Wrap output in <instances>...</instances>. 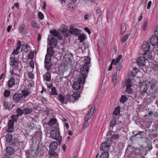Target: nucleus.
Instances as JSON below:
<instances>
[{
  "mask_svg": "<svg viewBox=\"0 0 158 158\" xmlns=\"http://www.w3.org/2000/svg\"><path fill=\"white\" fill-rule=\"evenodd\" d=\"M48 41H49V45L51 47L55 48L56 46L57 41L56 38L52 37L50 39V36H48Z\"/></svg>",
  "mask_w": 158,
  "mask_h": 158,
  "instance_id": "nucleus-12",
  "label": "nucleus"
},
{
  "mask_svg": "<svg viewBox=\"0 0 158 158\" xmlns=\"http://www.w3.org/2000/svg\"><path fill=\"white\" fill-rule=\"evenodd\" d=\"M22 96H23V99L25 97L28 96L29 93V92L27 90H23L22 91Z\"/></svg>",
  "mask_w": 158,
  "mask_h": 158,
  "instance_id": "nucleus-35",
  "label": "nucleus"
},
{
  "mask_svg": "<svg viewBox=\"0 0 158 158\" xmlns=\"http://www.w3.org/2000/svg\"><path fill=\"white\" fill-rule=\"evenodd\" d=\"M10 65L13 69L17 68L18 67L19 60L15 59L14 56H11L10 57Z\"/></svg>",
  "mask_w": 158,
  "mask_h": 158,
  "instance_id": "nucleus-8",
  "label": "nucleus"
},
{
  "mask_svg": "<svg viewBox=\"0 0 158 158\" xmlns=\"http://www.w3.org/2000/svg\"><path fill=\"white\" fill-rule=\"evenodd\" d=\"M47 124L51 127L57 129L58 126V123L56 119L52 118L48 123Z\"/></svg>",
  "mask_w": 158,
  "mask_h": 158,
  "instance_id": "nucleus-10",
  "label": "nucleus"
},
{
  "mask_svg": "<svg viewBox=\"0 0 158 158\" xmlns=\"http://www.w3.org/2000/svg\"><path fill=\"white\" fill-rule=\"evenodd\" d=\"M14 121L13 120H9L8 123V125L14 126Z\"/></svg>",
  "mask_w": 158,
  "mask_h": 158,
  "instance_id": "nucleus-58",
  "label": "nucleus"
},
{
  "mask_svg": "<svg viewBox=\"0 0 158 158\" xmlns=\"http://www.w3.org/2000/svg\"><path fill=\"white\" fill-rule=\"evenodd\" d=\"M39 18L41 20L43 19L44 16L43 14L41 12H39L38 14Z\"/></svg>",
  "mask_w": 158,
  "mask_h": 158,
  "instance_id": "nucleus-56",
  "label": "nucleus"
},
{
  "mask_svg": "<svg viewBox=\"0 0 158 158\" xmlns=\"http://www.w3.org/2000/svg\"><path fill=\"white\" fill-rule=\"evenodd\" d=\"M147 61L146 59H145L143 55L142 56L139 57L136 60L138 65L139 67H143L145 65V63Z\"/></svg>",
  "mask_w": 158,
  "mask_h": 158,
  "instance_id": "nucleus-7",
  "label": "nucleus"
},
{
  "mask_svg": "<svg viewBox=\"0 0 158 158\" xmlns=\"http://www.w3.org/2000/svg\"><path fill=\"white\" fill-rule=\"evenodd\" d=\"M25 25L24 24H22L19 27V30L21 32H23L24 31Z\"/></svg>",
  "mask_w": 158,
  "mask_h": 158,
  "instance_id": "nucleus-63",
  "label": "nucleus"
},
{
  "mask_svg": "<svg viewBox=\"0 0 158 158\" xmlns=\"http://www.w3.org/2000/svg\"><path fill=\"white\" fill-rule=\"evenodd\" d=\"M10 93V91L5 89L4 93V96L6 98L8 97Z\"/></svg>",
  "mask_w": 158,
  "mask_h": 158,
  "instance_id": "nucleus-45",
  "label": "nucleus"
},
{
  "mask_svg": "<svg viewBox=\"0 0 158 158\" xmlns=\"http://www.w3.org/2000/svg\"><path fill=\"white\" fill-rule=\"evenodd\" d=\"M58 99L61 103V104H67L65 101V95L64 96L62 94H60L58 96Z\"/></svg>",
  "mask_w": 158,
  "mask_h": 158,
  "instance_id": "nucleus-17",
  "label": "nucleus"
},
{
  "mask_svg": "<svg viewBox=\"0 0 158 158\" xmlns=\"http://www.w3.org/2000/svg\"><path fill=\"white\" fill-rule=\"evenodd\" d=\"M32 111V109L29 107L24 108L23 109V113L25 115L31 114Z\"/></svg>",
  "mask_w": 158,
  "mask_h": 158,
  "instance_id": "nucleus-21",
  "label": "nucleus"
},
{
  "mask_svg": "<svg viewBox=\"0 0 158 158\" xmlns=\"http://www.w3.org/2000/svg\"><path fill=\"white\" fill-rule=\"evenodd\" d=\"M120 107L118 106L116 107L113 112V114L115 115L118 114L120 113Z\"/></svg>",
  "mask_w": 158,
  "mask_h": 158,
  "instance_id": "nucleus-40",
  "label": "nucleus"
},
{
  "mask_svg": "<svg viewBox=\"0 0 158 158\" xmlns=\"http://www.w3.org/2000/svg\"><path fill=\"white\" fill-rule=\"evenodd\" d=\"M140 85L142 86L146 87L147 86L148 84L146 83L145 81H143L142 82H140Z\"/></svg>",
  "mask_w": 158,
  "mask_h": 158,
  "instance_id": "nucleus-61",
  "label": "nucleus"
},
{
  "mask_svg": "<svg viewBox=\"0 0 158 158\" xmlns=\"http://www.w3.org/2000/svg\"><path fill=\"white\" fill-rule=\"evenodd\" d=\"M143 131H139L137 133L132 135V137H137L138 138H143Z\"/></svg>",
  "mask_w": 158,
  "mask_h": 158,
  "instance_id": "nucleus-23",
  "label": "nucleus"
},
{
  "mask_svg": "<svg viewBox=\"0 0 158 158\" xmlns=\"http://www.w3.org/2000/svg\"><path fill=\"white\" fill-rule=\"evenodd\" d=\"M50 136L53 139L58 141L59 145L61 143L62 136L60 134V132L56 130H52L50 132Z\"/></svg>",
  "mask_w": 158,
  "mask_h": 158,
  "instance_id": "nucleus-4",
  "label": "nucleus"
},
{
  "mask_svg": "<svg viewBox=\"0 0 158 158\" xmlns=\"http://www.w3.org/2000/svg\"><path fill=\"white\" fill-rule=\"evenodd\" d=\"M78 81H77L73 84L72 87L75 90H78L81 88V84H84V83L81 82V81L79 80V78H78Z\"/></svg>",
  "mask_w": 158,
  "mask_h": 158,
  "instance_id": "nucleus-14",
  "label": "nucleus"
},
{
  "mask_svg": "<svg viewBox=\"0 0 158 158\" xmlns=\"http://www.w3.org/2000/svg\"><path fill=\"white\" fill-rule=\"evenodd\" d=\"M15 80L13 77H11L7 81V86L9 88H11L15 85Z\"/></svg>",
  "mask_w": 158,
  "mask_h": 158,
  "instance_id": "nucleus-16",
  "label": "nucleus"
},
{
  "mask_svg": "<svg viewBox=\"0 0 158 158\" xmlns=\"http://www.w3.org/2000/svg\"><path fill=\"white\" fill-rule=\"evenodd\" d=\"M147 24V21L145 20L144 23L143 24V29L144 31H145L146 30Z\"/></svg>",
  "mask_w": 158,
  "mask_h": 158,
  "instance_id": "nucleus-55",
  "label": "nucleus"
},
{
  "mask_svg": "<svg viewBox=\"0 0 158 158\" xmlns=\"http://www.w3.org/2000/svg\"><path fill=\"white\" fill-rule=\"evenodd\" d=\"M121 31L123 34L125 31L126 29V27L125 23H123L121 24Z\"/></svg>",
  "mask_w": 158,
  "mask_h": 158,
  "instance_id": "nucleus-42",
  "label": "nucleus"
},
{
  "mask_svg": "<svg viewBox=\"0 0 158 158\" xmlns=\"http://www.w3.org/2000/svg\"><path fill=\"white\" fill-rule=\"evenodd\" d=\"M122 68V66L121 64H117L116 67V70L117 71H119Z\"/></svg>",
  "mask_w": 158,
  "mask_h": 158,
  "instance_id": "nucleus-59",
  "label": "nucleus"
},
{
  "mask_svg": "<svg viewBox=\"0 0 158 158\" xmlns=\"http://www.w3.org/2000/svg\"><path fill=\"white\" fill-rule=\"evenodd\" d=\"M17 112L18 114V116L19 115H21L23 114V110H22L21 109L18 108L17 109Z\"/></svg>",
  "mask_w": 158,
  "mask_h": 158,
  "instance_id": "nucleus-53",
  "label": "nucleus"
},
{
  "mask_svg": "<svg viewBox=\"0 0 158 158\" xmlns=\"http://www.w3.org/2000/svg\"><path fill=\"white\" fill-rule=\"evenodd\" d=\"M18 115H13L11 116V119L10 120H13V121H17V118L18 117Z\"/></svg>",
  "mask_w": 158,
  "mask_h": 158,
  "instance_id": "nucleus-60",
  "label": "nucleus"
},
{
  "mask_svg": "<svg viewBox=\"0 0 158 158\" xmlns=\"http://www.w3.org/2000/svg\"><path fill=\"white\" fill-rule=\"evenodd\" d=\"M44 151V147L41 146H39L37 148L36 152L37 153L42 155L43 154Z\"/></svg>",
  "mask_w": 158,
  "mask_h": 158,
  "instance_id": "nucleus-24",
  "label": "nucleus"
},
{
  "mask_svg": "<svg viewBox=\"0 0 158 158\" xmlns=\"http://www.w3.org/2000/svg\"><path fill=\"white\" fill-rule=\"evenodd\" d=\"M57 146V143L56 142H52L49 146L50 151H55L56 149Z\"/></svg>",
  "mask_w": 158,
  "mask_h": 158,
  "instance_id": "nucleus-18",
  "label": "nucleus"
},
{
  "mask_svg": "<svg viewBox=\"0 0 158 158\" xmlns=\"http://www.w3.org/2000/svg\"><path fill=\"white\" fill-rule=\"evenodd\" d=\"M69 31L70 34L74 35L76 36L78 35L81 32L80 30L72 26L70 27L69 29Z\"/></svg>",
  "mask_w": 158,
  "mask_h": 158,
  "instance_id": "nucleus-15",
  "label": "nucleus"
},
{
  "mask_svg": "<svg viewBox=\"0 0 158 158\" xmlns=\"http://www.w3.org/2000/svg\"><path fill=\"white\" fill-rule=\"evenodd\" d=\"M129 35L128 34H126V35L123 36L121 39V41H122V42H124L125 41H126L128 39Z\"/></svg>",
  "mask_w": 158,
  "mask_h": 158,
  "instance_id": "nucleus-51",
  "label": "nucleus"
},
{
  "mask_svg": "<svg viewBox=\"0 0 158 158\" xmlns=\"http://www.w3.org/2000/svg\"><path fill=\"white\" fill-rule=\"evenodd\" d=\"M143 56L145 59H147V61L149 60H151L152 58V56L151 55V54L149 53L148 52L143 53Z\"/></svg>",
  "mask_w": 158,
  "mask_h": 158,
  "instance_id": "nucleus-27",
  "label": "nucleus"
},
{
  "mask_svg": "<svg viewBox=\"0 0 158 158\" xmlns=\"http://www.w3.org/2000/svg\"><path fill=\"white\" fill-rule=\"evenodd\" d=\"M152 69L154 71H158V63H156L153 64Z\"/></svg>",
  "mask_w": 158,
  "mask_h": 158,
  "instance_id": "nucleus-52",
  "label": "nucleus"
},
{
  "mask_svg": "<svg viewBox=\"0 0 158 158\" xmlns=\"http://www.w3.org/2000/svg\"><path fill=\"white\" fill-rule=\"evenodd\" d=\"M127 150L130 151V152L131 154H134L135 152V154L136 155H141L143 151V148L142 147L134 148L131 145H129L127 149Z\"/></svg>",
  "mask_w": 158,
  "mask_h": 158,
  "instance_id": "nucleus-5",
  "label": "nucleus"
},
{
  "mask_svg": "<svg viewBox=\"0 0 158 158\" xmlns=\"http://www.w3.org/2000/svg\"><path fill=\"white\" fill-rule=\"evenodd\" d=\"M55 151H51L49 152V154L52 156H57L58 154L56 152H54Z\"/></svg>",
  "mask_w": 158,
  "mask_h": 158,
  "instance_id": "nucleus-48",
  "label": "nucleus"
},
{
  "mask_svg": "<svg viewBox=\"0 0 158 158\" xmlns=\"http://www.w3.org/2000/svg\"><path fill=\"white\" fill-rule=\"evenodd\" d=\"M125 81L126 85V88L131 87L132 86V82L130 79H127L125 80Z\"/></svg>",
  "mask_w": 158,
  "mask_h": 158,
  "instance_id": "nucleus-31",
  "label": "nucleus"
},
{
  "mask_svg": "<svg viewBox=\"0 0 158 158\" xmlns=\"http://www.w3.org/2000/svg\"><path fill=\"white\" fill-rule=\"evenodd\" d=\"M52 64L51 62L44 64V68L48 71L52 69Z\"/></svg>",
  "mask_w": 158,
  "mask_h": 158,
  "instance_id": "nucleus-28",
  "label": "nucleus"
},
{
  "mask_svg": "<svg viewBox=\"0 0 158 158\" xmlns=\"http://www.w3.org/2000/svg\"><path fill=\"white\" fill-rule=\"evenodd\" d=\"M54 48L51 47L50 48H48L47 49L46 55L52 57L54 54V51L53 49Z\"/></svg>",
  "mask_w": 158,
  "mask_h": 158,
  "instance_id": "nucleus-20",
  "label": "nucleus"
},
{
  "mask_svg": "<svg viewBox=\"0 0 158 158\" xmlns=\"http://www.w3.org/2000/svg\"><path fill=\"white\" fill-rule=\"evenodd\" d=\"M117 73L113 76L112 77V80L113 82V83L115 84L117 82Z\"/></svg>",
  "mask_w": 158,
  "mask_h": 158,
  "instance_id": "nucleus-43",
  "label": "nucleus"
},
{
  "mask_svg": "<svg viewBox=\"0 0 158 158\" xmlns=\"http://www.w3.org/2000/svg\"><path fill=\"white\" fill-rule=\"evenodd\" d=\"M41 101L44 104H47L48 102L47 99L43 97L41 98Z\"/></svg>",
  "mask_w": 158,
  "mask_h": 158,
  "instance_id": "nucleus-57",
  "label": "nucleus"
},
{
  "mask_svg": "<svg viewBox=\"0 0 158 158\" xmlns=\"http://www.w3.org/2000/svg\"><path fill=\"white\" fill-rule=\"evenodd\" d=\"M78 39L81 42H82L85 39V35L84 34H80L78 37Z\"/></svg>",
  "mask_w": 158,
  "mask_h": 158,
  "instance_id": "nucleus-38",
  "label": "nucleus"
},
{
  "mask_svg": "<svg viewBox=\"0 0 158 158\" xmlns=\"http://www.w3.org/2000/svg\"><path fill=\"white\" fill-rule=\"evenodd\" d=\"M80 92L78 93L76 92L73 93L72 95L68 94L65 95V101L67 103L71 102L74 103L80 97Z\"/></svg>",
  "mask_w": 158,
  "mask_h": 158,
  "instance_id": "nucleus-1",
  "label": "nucleus"
},
{
  "mask_svg": "<svg viewBox=\"0 0 158 158\" xmlns=\"http://www.w3.org/2000/svg\"><path fill=\"white\" fill-rule=\"evenodd\" d=\"M149 84L150 85V91L152 94H155L157 92L158 87L156 82H149Z\"/></svg>",
  "mask_w": 158,
  "mask_h": 158,
  "instance_id": "nucleus-9",
  "label": "nucleus"
},
{
  "mask_svg": "<svg viewBox=\"0 0 158 158\" xmlns=\"http://www.w3.org/2000/svg\"><path fill=\"white\" fill-rule=\"evenodd\" d=\"M51 56L46 55L45 57L44 64H47V63L51 62Z\"/></svg>",
  "mask_w": 158,
  "mask_h": 158,
  "instance_id": "nucleus-32",
  "label": "nucleus"
},
{
  "mask_svg": "<svg viewBox=\"0 0 158 158\" xmlns=\"http://www.w3.org/2000/svg\"><path fill=\"white\" fill-rule=\"evenodd\" d=\"M90 61V58L89 57H85L84 60V63L85 64V65H88Z\"/></svg>",
  "mask_w": 158,
  "mask_h": 158,
  "instance_id": "nucleus-37",
  "label": "nucleus"
},
{
  "mask_svg": "<svg viewBox=\"0 0 158 158\" xmlns=\"http://www.w3.org/2000/svg\"><path fill=\"white\" fill-rule=\"evenodd\" d=\"M7 154L10 156L12 155L13 154L14 152V148L12 147L8 146L6 148Z\"/></svg>",
  "mask_w": 158,
  "mask_h": 158,
  "instance_id": "nucleus-19",
  "label": "nucleus"
},
{
  "mask_svg": "<svg viewBox=\"0 0 158 158\" xmlns=\"http://www.w3.org/2000/svg\"><path fill=\"white\" fill-rule=\"evenodd\" d=\"M10 106L9 104V102L6 101H4L3 103V106L4 108L3 109H7L8 110H10Z\"/></svg>",
  "mask_w": 158,
  "mask_h": 158,
  "instance_id": "nucleus-29",
  "label": "nucleus"
},
{
  "mask_svg": "<svg viewBox=\"0 0 158 158\" xmlns=\"http://www.w3.org/2000/svg\"><path fill=\"white\" fill-rule=\"evenodd\" d=\"M119 137V136L118 134H114L112 135L111 139L112 140H114L118 139Z\"/></svg>",
  "mask_w": 158,
  "mask_h": 158,
  "instance_id": "nucleus-49",
  "label": "nucleus"
},
{
  "mask_svg": "<svg viewBox=\"0 0 158 158\" xmlns=\"http://www.w3.org/2000/svg\"><path fill=\"white\" fill-rule=\"evenodd\" d=\"M5 138L6 141L8 143H10L12 140V135L11 134H7L5 135Z\"/></svg>",
  "mask_w": 158,
  "mask_h": 158,
  "instance_id": "nucleus-26",
  "label": "nucleus"
},
{
  "mask_svg": "<svg viewBox=\"0 0 158 158\" xmlns=\"http://www.w3.org/2000/svg\"><path fill=\"white\" fill-rule=\"evenodd\" d=\"M128 100V98L125 95H122L120 101L123 103L126 102Z\"/></svg>",
  "mask_w": 158,
  "mask_h": 158,
  "instance_id": "nucleus-44",
  "label": "nucleus"
},
{
  "mask_svg": "<svg viewBox=\"0 0 158 158\" xmlns=\"http://www.w3.org/2000/svg\"><path fill=\"white\" fill-rule=\"evenodd\" d=\"M89 66L88 65H84L81 68L80 73L81 74V76L79 78L81 82L85 83V79L89 71Z\"/></svg>",
  "mask_w": 158,
  "mask_h": 158,
  "instance_id": "nucleus-2",
  "label": "nucleus"
},
{
  "mask_svg": "<svg viewBox=\"0 0 158 158\" xmlns=\"http://www.w3.org/2000/svg\"><path fill=\"white\" fill-rule=\"evenodd\" d=\"M15 130L14 126L8 125V129L6 131L9 132H12L14 131Z\"/></svg>",
  "mask_w": 158,
  "mask_h": 158,
  "instance_id": "nucleus-41",
  "label": "nucleus"
},
{
  "mask_svg": "<svg viewBox=\"0 0 158 158\" xmlns=\"http://www.w3.org/2000/svg\"><path fill=\"white\" fill-rule=\"evenodd\" d=\"M21 45V42L20 40H19L17 43V46L16 48V49L13 50V53L15 54L16 55L18 54V51L19 50L20 48Z\"/></svg>",
  "mask_w": 158,
  "mask_h": 158,
  "instance_id": "nucleus-22",
  "label": "nucleus"
},
{
  "mask_svg": "<svg viewBox=\"0 0 158 158\" xmlns=\"http://www.w3.org/2000/svg\"><path fill=\"white\" fill-rule=\"evenodd\" d=\"M50 94L52 96L57 95V93L55 87H52Z\"/></svg>",
  "mask_w": 158,
  "mask_h": 158,
  "instance_id": "nucleus-33",
  "label": "nucleus"
},
{
  "mask_svg": "<svg viewBox=\"0 0 158 158\" xmlns=\"http://www.w3.org/2000/svg\"><path fill=\"white\" fill-rule=\"evenodd\" d=\"M148 146H147L146 148V151L147 152V151H149L151 150L152 148V145L151 143L149 144H147Z\"/></svg>",
  "mask_w": 158,
  "mask_h": 158,
  "instance_id": "nucleus-47",
  "label": "nucleus"
},
{
  "mask_svg": "<svg viewBox=\"0 0 158 158\" xmlns=\"http://www.w3.org/2000/svg\"><path fill=\"white\" fill-rule=\"evenodd\" d=\"M125 92L129 94H132L134 92V90L131 88V87L127 88Z\"/></svg>",
  "mask_w": 158,
  "mask_h": 158,
  "instance_id": "nucleus-30",
  "label": "nucleus"
},
{
  "mask_svg": "<svg viewBox=\"0 0 158 158\" xmlns=\"http://www.w3.org/2000/svg\"><path fill=\"white\" fill-rule=\"evenodd\" d=\"M154 31L155 35L150 38V41L153 46H158V24L155 27Z\"/></svg>",
  "mask_w": 158,
  "mask_h": 158,
  "instance_id": "nucleus-3",
  "label": "nucleus"
},
{
  "mask_svg": "<svg viewBox=\"0 0 158 158\" xmlns=\"http://www.w3.org/2000/svg\"><path fill=\"white\" fill-rule=\"evenodd\" d=\"M150 48V44L147 42H145L141 46V49L144 53L148 52Z\"/></svg>",
  "mask_w": 158,
  "mask_h": 158,
  "instance_id": "nucleus-13",
  "label": "nucleus"
},
{
  "mask_svg": "<svg viewBox=\"0 0 158 158\" xmlns=\"http://www.w3.org/2000/svg\"><path fill=\"white\" fill-rule=\"evenodd\" d=\"M116 120L115 119H113L110 122V127H112V128H113V127L114 125H116Z\"/></svg>",
  "mask_w": 158,
  "mask_h": 158,
  "instance_id": "nucleus-46",
  "label": "nucleus"
},
{
  "mask_svg": "<svg viewBox=\"0 0 158 158\" xmlns=\"http://www.w3.org/2000/svg\"><path fill=\"white\" fill-rule=\"evenodd\" d=\"M28 76L31 79H33L34 78V75L31 72H29L28 73Z\"/></svg>",
  "mask_w": 158,
  "mask_h": 158,
  "instance_id": "nucleus-64",
  "label": "nucleus"
},
{
  "mask_svg": "<svg viewBox=\"0 0 158 158\" xmlns=\"http://www.w3.org/2000/svg\"><path fill=\"white\" fill-rule=\"evenodd\" d=\"M109 156V152H104L102 154L100 158H108Z\"/></svg>",
  "mask_w": 158,
  "mask_h": 158,
  "instance_id": "nucleus-39",
  "label": "nucleus"
},
{
  "mask_svg": "<svg viewBox=\"0 0 158 158\" xmlns=\"http://www.w3.org/2000/svg\"><path fill=\"white\" fill-rule=\"evenodd\" d=\"M13 100L15 103H21L23 100V96L20 93H15L13 96Z\"/></svg>",
  "mask_w": 158,
  "mask_h": 158,
  "instance_id": "nucleus-6",
  "label": "nucleus"
},
{
  "mask_svg": "<svg viewBox=\"0 0 158 158\" xmlns=\"http://www.w3.org/2000/svg\"><path fill=\"white\" fill-rule=\"evenodd\" d=\"M89 125V124L88 123L87 121L85 120V122L82 125V127L83 128H85L88 127Z\"/></svg>",
  "mask_w": 158,
  "mask_h": 158,
  "instance_id": "nucleus-54",
  "label": "nucleus"
},
{
  "mask_svg": "<svg viewBox=\"0 0 158 158\" xmlns=\"http://www.w3.org/2000/svg\"><path fill=\"white\" fill-rule=\"evenodd\" d=\"M95 109V107L94 106L92 107L90 110H89L88 114L91 115V116L94 113V111Z\"/></svg>",
  "mask_w": 158,
  "mask_h": 158,
  "instance_id": "nucleus-50",
  "label": "nucleus"
},
{
  "mask_svg": "<svg viewBox=\"0 0 158 158\" xmlns=\"http://www.w3.org/2000/svg\"><path fill=\"white\" fill-rule=\"evenodd\" d=\"M18 143L17 139L12 138V140L9 143L10 145L11 146H15L16 144Z\"/></svg>",
  "mask_w": 158,
  "mask_h": 158,
  "instance_id": "nucleus-34",
  "label": "nucleus"
},
{
  "mask_svg": "<svg viewBox=\"0 0 158 158\" xmlns=\"http://www.w3.org/2000/svg\"><path fill=\"white\" fill-rule=\"evenodd\" d=\"M50 32L52 35L56 37L58 36L59 32L56 30H52L50 31Z\"/></svg>",
  "mask_w": 158,
  "mask_h": 158,
  "instance_id": "nucleus-36",
  "label": "nucleus"
},
{
  "mask_svg": "<svg viewBox=\"0 0 158 158\" xmlns=\"http://www.w3.org/2000/svg\"><path fill=\"white\" fill-rule=\"evenodd\" d=\"M108 140L106 142V141L102 143L100 145V149L101 150L103 151H107L110 149V144Z\"/></svg>",
  "mask_w": 158,
  "mask_h": 158,
  "instance_id": "nucleus-11",
  "label": "nucleus"
},
{
  "mask_svg": "<svg viewBox=\"0 0 158 158\" xmlns=\"http://www.w3.org/2000/svg\"><path fill=\"white\" fill-rule=\"evenodd\" d=\"M51 74L49 73H47L43 77L44 79L48 82L51 80Z\"/></svg>",
  "mask_w": 158,
  "mask_h": 158,
  "instance_id": "nucleus-25",
  "label": "nucleus"
},
{
  "mask_svg": "<svg viewBox=\"0 0 158 158\" xmlns=\"http://www.w3.org/2000/svg\"><path fill=\"white\" fill-rule=\"evenodd\" d=\"M91 115L87 114L85 118V120L87 121L91 117Z\"/></svg>",
  "mask_w": 158,
  "mask_h": 158,
  "instance_id": "nucleus-62",
  "label": "nucleus"
}]
</instances>
